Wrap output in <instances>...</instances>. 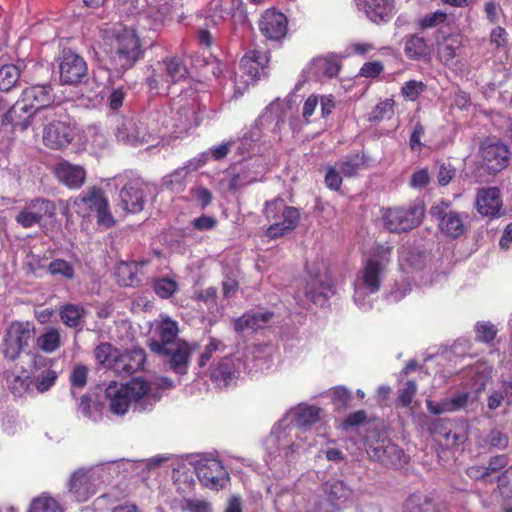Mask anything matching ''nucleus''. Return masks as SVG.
Here are the masks:
<instances>
[{"instance_id": "nucleus-1", "label": "nucleus", "mask_w": 512, "mask_h": 512, "mask_svg": "<svg viewBox=\"0 0 512 512\" xmlns=\"http://www.w3.org/2000/svg\"><path fill=\"white\" fill-rule=\"evenodd\" d=\"M320 412L317 406L300 403L272 427L266 439L265 461L275 476L288 473L299 457L315 445L310 427L320 420Z\"/></svg>"}, {"instance_id": "nucleus-2", "label": "nucleus", "mask_w": 512, "mask_h": 512, "mask_svg": "<svg viewBox=\"0 0 512 512\" xmlns=\"http://www.w3.org/2000/svg\"><path fill=\"white\" fill-rule=\"evenodd\" d=\"M291 107L279 100L271 102L254 125L240 139L233 141L235 153L242 159L264 156L266 146L281 140V130Z\"/></svg>"}, {"instance_id": "nucleus-3", "label": "nucleus", "mask_w": 512, "mask_h": 512, "mask_svg": "<svg viewBox=\"0 0 512 512\" xmlns=\"http://www.w3.org/2000/svg\"><path fill=\"white\" fill-rule=\"evenodd\" d=\"M306 479L297 483V492L292 496L299 512H341L349 507L354 498V489L344 480L331 478L322 484L321 493L306 490Z\"/></svg>"}, {"instance_id": "nucleus-4", "label": "nucleus", "mask_w": 512, "mask_h": 512, "mask_svg": "<svg viewBox=\"0 0 512 512\" xmlns=\"http://www.w3.org/2000/svg\"><path fill=\"white\" fill-rule=\"evenodd\" d=\"M110 411L118 416L124 415L132 402L135 409L146 411L160 399L152 384L142 378H134L127 384L111 382L105 390Z\"/></svg>"}, {"instance_id": "nucleus-5", "label": "nucleus", "mask_w": 512, "mask_h": 512, "mask_svg": "<svg viewBox=\"0 0 512 512\" xmlns=\"http://www.w3.org/2000/svg\"><path fill=\"white\" fill-rule=\"evenodd\" d=\"M167 127L168 123L160 110H154L141 116L120 117L114 134L119 143L135 147L163 137L164 128Z\"/></svg>"}, {"instance_id": "nucleus-6", "label": "nucleus", "mask_w": 512, "mask_h": 512, "mask_svg": "<svg viewBox=\"0 0 512 512\" xmlns=\"http://www.w3.org/2000/svg\"><path fill=\"white\" fill-rule=\"evenodd\" d=\"M391 248L378 246L374 254L364 263L354 281L353 299L363 310L371 307L370 296L377 293L390 264Z\"/></svg>"}, {"instance_id": "nucleus-7", "label": "nucleus", "mask_w": 512, "mask_h": 512, "mask_svg": "<svg viewBox=\"0 0 512 512\" xmlns=\"http://www.w3.org/2000/svg\"><path fill=\"white\" fill-rule=\"evenodd\" d=\"M68 206L79 216L89 217L96 213L97 223L106 228L114 224V218L109 210V203L102 189L92 186L81 192L76 198L68 201Z\"/></svg>"}, {"instance_id": "nucleus-8", "label": "nucleus", "mask_w": 512, "mask_h": 512, "mask_svg": "<svg viewBox=\"0 0 512 512\" xmlns=\"http://www.w3.org/2000/svg\"><path fill=\"white\" fill-rule=\"evenodd\" d=\"M200 111V104L195 97L188 98L185 95H180L173 99L170 106V117L166 116L165 111H160L168 123V127L164 128L163 136L170 127L175 129V132L183 133L198 126Z\"/></svg>"}, {"instance_id": "nucleus-9", "label": "nucleus", "mask_w": 512, "mask_h": 512, "mask_svg": "<svg viewBox=\"0 0 512 512\" xmlns=\"http://www.w3.org/2000/svg\"><path fill=\"white\" fill-rule=\"evenodd\" d=\"M47 124L43 128V143L50 149H62L68 146L74 132L70 118L63 109H48L43 117Z\"/></svg>"}, {"instance_id": "nucleus-10", "label": "nucleus", "mask_w": 512, "mask_h": 512, "mask_svg": "<svg viewBox=\"0 0 512 512\" xmlns=\"http://www.w3.org/2000/svg\"><path fill=\"white\" fill-rule=\"evenodd\" d=\"M269 56L266 52L252 50L246 53L240 61V72L234 80V97L244 94L250 84L266 76Z\"/></svg>"}, {"instance_id": "nucleus-11", "label": "nucleus", "mask_w": 512, "mask_h": 512, "mask_svg": "<svg viewBox=\"0 0 512 512\" xmlns=\"http://www.w3.org/2000/svg\"><path fill=\"white\" fill-rule=\"evenodd\" d=\"M265 216L270 223L267 229L269 238H278L293 230L299 220V211L287 206L283 199H275L266 203Z\"/></svg>"}, {"instance_id": "nucleus-12", "label": "nucleus", "mask_w": 512, "mask_h": 512, "mask_svg": "<svg viewBox=\"0 0 512 512\" xmlns=\"http://www.w3.org/2000/svg\"><path fill=\"white\" fill-rule=\"evenodd\" d=\"M187 74L188 70L182 58L178 56L166 57L156 63L152 74L146 81L151 91L159 93L167 90L170 84L184 80Z\"/></svg>"}, {"instance_id": "nucleus-13", "label": "nucleus", "mask_w": 512, "mask_h": 512, "mask_svg": "<svg viewBox=\"0 0 512 512\" xmlns=\"http://www.w3.org/2000/svg\"><path fill=\"white\" fill-rule=\"evenodd\" d=\"M190 464L201 484L212 490L223 489L229 480V473L221 461L212 455L199 454L193 456Z\"/></svg>"}, {"instance_id": "nucleus-14", "label": "nucleus", "mask_w": 512, "mask_h": 512, "mask_svg": "<svg viewBox=\"0 0 512 512\" xmlns=\"http://www.w3.org/2000/svg\"><path fill=\"white\" fill-rule=\"evenodd\" d=\"M111 57L122 69L131 68L142 56L139 36L133 28H124L112 44Z\"/></svg>"}, {"instance_id": "nucleus-15", "label": "nucleus", "mask_w": 512, "mask_h": 512, "mask_svg": "<svg viewBox=\"0 0 512 512\" xmlns=\"http://www.w3.org/2000/svg\"><path fill=\"white\" fill-rule=\"evenodd\" d=\"M35 327L32 323L14 321L6 329L1 350L5 359L15 361L29 346L34 337Z\"/></svg>"}, {"instance_id": "nucleus-16", "label": "nucleus", "mask_w": 512, "mask_h": 512, "mask_svg": "<svg viewBox=\"0 0 512 512\" xmlns=\"http://www.w3.org/2000/svg\"><path fill=\"white\" fill-rule=\"evenodd\" d=\"M365 449L370 459L380 462L386 467H401L407 462L404 451L387 437L373 433L365 441Z\"/></svg>"}, {"instance_id": "nucleus-17", "label": "nucleus", "mask_w": 512, "mask_h": 512, "mask_svg": "<svg viewBox=\"0 0 512 512\" xmlns=\"http://www.w3.org/2000/svg\"><path fill=\"white\" fill-rule=\"evenodd\" d=\"M423 215L424 206L418 203L408 207L387 208L382 212V220L390 232L402 233L417 227Z\"/></svg>"}, {"instance_id": "nucleus-18", "label": "nucleus", "mask_w": 512, "mask_h": 512, "mask_svg": "<svg viewBox=\"0 0 512 512\" xmlns=\"http://www.w3.org/2000/svg\"><path fill=\"white\" fill-rule=\"evenodd\" d=\"M267 171L268 163L265 156L241 159L230 169L229 187L240 189L253 184L260 181Z\"/></svg>"}, {"instance_id": "nucleus-19", "label": "nucleus", "mask_w": 512, "mask_h": 512, "mask_svg": "<svg viewBox=\"0 0 512 512\" xmlns=\"http://www.w3.org/2000/svg\"><path fill=\"white\" fill-rule=\"evenodd\" d=\"M102 472L103 468L101 466L76 470L72 473L68 482L69 493L78 502L87 501L104 482Z\"/></svg>"}, {"instance_id": "nucleus-20", "label": "nucleus", "mask_w": 512, "mask_h": 512, "mask_svg": "<svg viewBox=\"0 0 512 512\" xmlns=\"http://www.w3.org/2000/svg\"><path fill=\"white\" fill-rule=\"evenodd\" d=\"M154 347L153 353L162 359L169 370L180 376L187 374L192 350L186 341L165 348L158 344H154Z\"/></svg>"}, {"instance_id": "nucleus-21", "label": "nucleus", "mask_w": 512, "mask_h": 512, "mask_svg": "<svg viewBox=\"0 0 512 512\" xmlns=\"http://www.w3.org/2000/svg\"><path fill=\"white\" fill-rule=\"evenodd\" d=\"M430 213L437 219L440 230L447 236L457 238L465 233L468 215L450 210L448 203L442 201L433 205Z\"/></svg>"}, {"instance_id": "nucleus-22", "label": "nucleus", "mask_w": 512, "mask_h": 512, "mask_svg": "<svg viewBox=\"0 0 512 512\" xmlns=\"http://www.w3.org/2000/svg\"><path fill=\"white\" fill-rule=\"evenodd\" d=\"M54 203L45 198H35L26 203L18 212L15 221L21 227L28 229L39 225L44 218H52L55 215Z\"/></svg>"}, {"instance_id": "nucleus-23", "label": "nucleus", "mask_w": 512, "mask_h": 512, "mask_svg": "<svg viewBox=\"0 0 512 512\" xmlns=\"http://www.w3.org/2000/svg\"><path fill=\"white\" fill-rule=\"evenodd\" d=\"M148 184L139 177L127 181L120 190V206L129 213H138L144 209Z\"/></svg>"}, {"instance_id": "nucleus-24", "label": "nucleus", "mask_w": 512, "mask_h": 512, "mask_svg": "<svg viewBox=\"0 0 512 512\" xmlns=\"http://www.w3.org/2000/svg\"><path fill=\"white\" fill-rule=\"evenodd\" d=\"M244 368L245 364L240 358L226 356L213 364L210 378L217 387H228L235 384Z\"/></svg>"}, {"instance_id": "nucleus-25", "label": "nucleus", "mask_w": 512, "mask_h": 512, "mask_svg": "<svg viewBox=\"0 0 512 512\" xmlns=\"http://www.w3.org/2000/svg\"><path fill=\"white\" fill-rule=\"evenodd\" d=\"M85 60L71 50H64L60 57L59 73L63 84L75 85L87 76Z\"/></svg>"}, {"instance_id": "nucleus-26", "label": "nucleus", "mask_w": 512, "mask_h": 512, "mask_svg": "<svg viewBox=\"0 0 512 512\" xmlns=\"http://www.w3.org/2000/svg\"><path fill=\"white\" fill-rule=\"evenodd\" d=\"M55 96L51 85H34L26 88L22 93V101L28 104V107L35 113L41 114L42 117L48 109H62L59 106H51Z\"/></svg>"}, {"instance_id": "nucleus-27", "label": "nucleus", "mask_w": 512, "mask_h": 512, "mask_svg": "<svg viewBox=\"0 0 512 512\" xmlns=\"http://www.w3.org/2000/svg\"><path fill=\"white\" fill-rule=\"evenodd\" d=\"M51 366V359L38 354L33 356L30 371L32 389L35 388L37 392L44 393L54 386L58 376Z\"/></svg>"}, {"instance_id": "nucleus-28", "label": "nucleus", "mask_w": 512, "mask_h": 512, "mask_svg": "<svg viewBox=\"0 0 512 512\" xmlns=\"http://www.w3.org/2000/svg\"><path fill=\"white\" fill-rule=\"evenodd\" d=\"M287 25V17L282 12L268 9L261 16L259 29L266 39L277 42L286 36Z\"/></svg>"}, {"instance_id": "nucleus-29", "label": "nucleus", "mask_w": 512, "mask_h": 512, "mask_svg": "<svg viewBox=\"0 0 512 512\" xmlns=\"http://www.w3.org/2000/svg\"><path fill=\"white\" fill-rule=\"evenodd\" d=\"M335 294L331 276L327 272L311 275V280L305 287V295L314 304L323 306Z\"/></svg>"}, {"instance_id": "nucleus-30", "label": "nucleus", "mask_w": 512, "mask_h": 512, "mask_svg": "<svg viewBox=\"0 0 512 512\" xmlns=\"http://www.w3.org/2000/svg\"><path fill=\"white\" fill-rule=\"evenodd\" d=\"M179 328L176 321L169 317L161 316L160 320L157 321L153 335L149 339L148 346L153 352L154 344H158L162 348L183 342L178 338Z\"/></svg>"}, {"instance_id": "nucleus-31", "label": "nucleus", "mask_w": 512, "mask_h": 512, "mask_svg": "<svg viewBox=\"0 0 512 512\" xmlns=\"http://www.w3.org/2000/svg\"><path fill=\"white\" fill-rule=\"evenodd\" d=\"M481 155L483 164L487 170L496 173L507 166L510 151L508 147L501 142H485L481 147Z\"/></svg>"}, {"instance_id": "nucleus-32", "label": "nucleus", "mask_w": 512, "mask_h": 512, "mask_svg": "<svg viewBox=\"0 0 512 512\" xmlns=\"http://www.w3.org/2000/svg\"><path fill=\"white\" fill-rule=\"evenodd\" d=\"M145 360L146 355L143 349L136 348L123 353L118 351L116 361L113 363V371L122 377L130 376L143 368Z\"/></svg>"}, {"instance_id": "nucleus-33", "label": "nucleus", "mask_w": 512, "mask_h": 512, "mask_svg": "<svg viewBox=\"0 0 512 512\" xmlns=\"http://www.w3.org/2000/svg\"><path fill=\"white\" fill-rule=\"evenodd\" d=\"M53 171L57 180L70 189H79L86 179V171L82 166L66 160L58 162Z\"/></svg>"}, {"instance_id": "nucleus-34", "label": "nucleus", "mask_w": 512, "mask_h": 512, "mask_svg": "<svg viewBox=\"0 0 512 512\" xmlns=\"http://www.w3.org/2000/svg\"><path fill=\"white\" fill-rule=\"evenodd\" d=\"M340 61L335 54L315 57L308 65L306 72L309 79L321 80L337 76Z\"/></svg>"}, {"instance_id": "nucleus-35", "label": "nucleus", "mask_w": 512, "mask_h": 512, "mask_svg": "<svg viewBox=\"0 0 512 512\" xmlns=\"http://www.w3.org/2000/svg\"><path fill=\"white\" fill-rule=\"evenodd\" d=\"M357 6L374 23L386 22L395 13L393 0H357Z\"/></svg>"}, {"instance_id": "nucleus-36", "label": "nucleus", "mask_w": 512, "mask_h": 512, "mask_svg": "<svg viewBox=\"0 0 512 512\" xmlns=\"http://www.w3.org/2000/svg\"><path fill=\"white\" fill-rule=\"evenodd\" d=\"M35 113L22 100L17 101L3 116L2 126L10 125L12 130H25L31 124V117Z\"/></svg>"}, {"instance_id": "nucleus-37", "label": "nucleus", "mask_w": 512, "mask_h": 512, "mask_svg": "<svg viewBox=\"0 0 512 512\" xmlns=\"http://www.w3.org/2000/svg\"><path fill=\"white\" fill-rule=\"evenodd\" d=\"M469 399V392H458L451 397L442 399L440 402L427 400L426 406L428 411L435 415L453 413L464 409L468 405Z\"/></svg>"}, {"instance_id": "nucleus-38", "label": "nucleus", "mask_w": 512, "mask_h": 512, "mask_svg": "<svg viewBox=\"0 0 512 512\" xmlns=\"http://www.w3.org/2000/svg\"><path fill=\"white\" fill-rule=\"evenodd\" d=\"M462 47V37L460 34H449L443 37L442 41L437 43V53L440 61L447 67L456 66V57Z\"/></svg>"}, {"instance_id": "nucleus-39", "label": "nucleus", "mask_w": 512, "mask_h": 512, "mask_svg": "<svg viewBox=\"0 0 512 512\" xmlns=\"http://www.w3.org/2000/svg\"><path fill=\"white\" fill-rule=\"evenodd\" d=\"M501 205L500 190L498 188L488 187L478 191L476 208L483 216H496Z\"/></svg>"}, {"instance_id": "nucleus-40", "label": "nucleus", "mask_w": 512, "mask_h": 512, "mask_svg": "<svg viewBox=\"0 0 512 512\" xmlns=\"http://www.w3.org/2000/svg\"><path fill=\"white\" fill-rule=\"evenodd\" d=\"M158 0L155 5H150L148 9L140 15L139 25L144 29L157 30L169 15L171 6L168 2Z\"/></svg>"}, {"instance_id": "nucleus-41", "label": "nucleus", "mask_w": 512, "mask_h": 512, "mask_svg": "<svg viewBox=\"0 0 512 512\" xmlns=\"http://www.w3.org/2000/svg\"><path fill=\"white\" fill-rule=\"evenodd\" d=\"M272 317L273 313L269 311H249L235 320L234 328L237 332H253L264 328Z\"/></svg>"}, {"instance_id": "nucleus-42", "label": "nucleus", "mask_w": 512, "mask_h": 512, "mask_svg": "<svg viewBox=\"0 0 512 512\" xmlns=\"http://www.w3.org/2000/svg\"><path fill=\"white\" fill-rule=\"evenodd\" d=\"M8 388L15 396L32 391L31 374L25 369H13L5 373Z\"/></svg>"}, {"instance_id": "nucleus-43", "label": "nucleus", "mask_w": 512, "mask_h": 512, "mask_svg": "<svg viewBox=\"0 0 512 512\" xmlns=\"http://www.w3.org/2000/svg\"><path fill=\"white\" fill-rule=\"evenodd\" d=\"M449 421L438 419L431 424L430 432L435 435L442 437L446 442V445H459L466 441L467 433L463 428L451 430L448 429Z\"/></svg>"}, {"instance_id": "nucleus-44", "label": "nucleus", "mask_w": 512, "mask_h": 512, "mask_svg": "<svg viewBox=\"0 0 512 512\" xmlns=\"http://www.w3.org/2000/svg\"><path fill=\"white\" fill-rule=\"evenodd\" d=\"M368 162V157L363 153H354L343 157L336 166L345 177L357 176Z\"/></svg>"}, {"instance_id": "nucleus-45", "label": "nucleus", "mask_w": 512, "mask_h": 512, "mask_svg": "<svg viewBox=\"0 0 512 512\" xmlns=\"http://www.w3.org/2000/svg\"><path fill=\"white\" fill-rule=\"evenodd\" d=\"M59 315L67 327L79 330L83 328L85 309L81 305L65 304L60 308Z\"/></svg>"}, {"instance_id": "nucleus-46", "label": "nucleus", "mask_w": 512, "mask_h": 512, "mask_svg": "<svg viewBox=\"0 0 512 512\" xmlns=\"http://www.w3.org/2000/svg\"><path fill=\"white\" fill-rule=\"evenodd\" d=\"M403 512H435V505L431 496L416 492L406 499Z\"/></svg>"}, {"instance_id": "nucleus-47", "label": "nucleus", "mask_w": 512, "mask_h": 512, "mask_svg": "<svg viewBox=\"0 0 512 512\" xmlns=\"http://www.w3.org/2000/svg\"><path fill=\"white\" fill-rule=\"evenodd\" d=\"M28 512H63V509L55 498L42 493L32 500Z\"/></svg>"}, {"instance_id": "nucleus-48", "label": "nucleus", "mask_w": 512, "mask_h": 512, "mask_svg": "<svg viewBox=\"0 0 512 512\" xmlns=\"http://www.w3.org/2000/svg\"><path fill=\"white\" fill-rule=\"evenodd\" d=\"M38 348L46 353H52L61 346V335L58 329L48 328L37 338Z\"/></svg>"}, {"instance_id": "nucleus-49", "label": "nucleus", "mask_w": 512, "mask_h": 512, "mask_svg": "<svg viewBox=\"0 0 512 512\" xmlns=\"http://www.w3.org/2000/svg\"><path fill=\"white\" fill-rule=\"evenodd\" d=\"M119 282L124 286H137L141 283L138 277L137 263H121L117 267Z\"/></svg>"}, {"instance_id": "nucleus-50", "label": "nucleus", "mask_w": 512, "mask_h": 512, "mask_svg": "<svg viewBox=\"0 0 512 512\" xmlns=\"http://www.w3.org/2000/svg\"><path fill=\"white\" fill-rule=\"evenodd\" d=\"M118 350L110 343H100L94 349V356L97 363L105 368L113 370V363L116 361Z\"/></svg>"}, {"instance_id": "nucleus-51", "label": "nucleus", "mask_w": 512, "mask_h": 512, "mask_svg": "<svg viewBox=\"0 0 512 512\" xmlns=\"http://www.w3.org/2000/svg\"><path fill=\"white\" fill-rule=\"evenodd\" d=\"M47 270L53 277L64 280H72L75 275L73 264L64 259H54L48 265Z\"/></svg>"}, {"instance_id": "nucleus-52", "label": "nucleus", "mask_w": 512, "mask_h": 512, "mask_svg": "<svg viewBox=\"0 0 512 512\" xmlns=\"http://www.w3.org/2000/svg\"><path fill=\"white\" fill-rule=\"evenodd\" d=\"M20 78V70L17 66L9 64L0 68V90L10 91Z\"/></svg>"}, {"instance_id": "nucleus-53", "label": "nucleus", "mask_w": 512, "mask_h": 512, "mask_svg": "<svg viewBox=\"0 0 512 512\" xmlns=\"http://www.w3.org/2000/svg\"><path fill=\"white\" fill-rule=\"evenodd\" d=\"M189 173L190 171L185 165L177 168L171 174L163 178V185L173 192H180L183 190L186 177Z\"/></svg>"}, {"instance_id": "nucleus-54", "label": "nucleus", "mask_w": 512, "mask_h": 512, "mask_svg": "<svg viewBox=\"0 0 512 512\" xmlns=\"http://www.w3.org/2000/svg\"><path fill=\"white\" fill-rule=\"evenodd\" d=\"M428 46L424 38L411 36L405 42V54L408 58L417 60L427 54Z\"/></svg>"}, {"instance_id": "nucleus-55", "label": "nucleus", "mask_w": 512, "mask_h": 512, "mask_svg": "<svg viewBox=\"0 0 512 512\" xmlns=\"http://www.w3.org/2000/svg\"><path fill=\"white\" fill-rule=\"evenodd\" d=\"M153 288L159 297L168 299L177 291L178 284L173 279L162 277L154 281Z\"/></svg>"}, {"instance_id": "nucleus-56", "label": "nucleus", "mask_w": 512, "mask_h": 512, "mask_svg": "<svg viewBox=\"0 0 512 512\" xmlns=\"http://www.w3.org/2000/svg\"><path fill=\"white\" fill-rule=\"evenodd\" d=\"M230 16V8L223 5L222 2L216 1L211 3L207 21H210L214 26L219 25Z\"/></svg>"}, {"instance_id": "nucleus-57", "label": "nucleus", "mask_w": 512, "mask_h": 512, "mask_svg": "<svg viewBox=\"0 0 512 512\" xmlns=\"http://www.w3.org/2000/svg\"><path fill=\"white\" fill-rule=\"evenodd\" d=\"M447 18L448 15L446 12L442 10H437L435 12L423 15L419 19L418 24L422 29H431L445 23L447 21Z\"/></svg>"}, {"instance_id": "nucleus-58", "label": "nucleus", "mask_w": 512, "mask_h": 512, "mask_svg": "<svg viewBox=\"0 0 512 512\" xmlns=\"http://www.w3.org/2000/svg\"><path fill=\"white\" fill-rule=\"evenodd\" d=\"M88 369L85 365H77L71 372V394L75 397L76 390L82 389L87 383Z\"/></svg>"}, {"instance_id": "nucleus-59", "label": "nucleus", "mask_w": 512, "mask_h": 512, "mask_svg": "<svg viewBox=\"0 0 512 512\" xmlns=\"http://www.w3.org/2000/svg\"><path fill=\"white\" fill-rule=\"evenodd\" d=\"M475 330L476 340L486 344H491L497 334L496 327L489 322H478Z\"/></svg>"}, {"instance_id": "nucleus-60", "label": "nucleus", "mask_w": 512, "mask_h": 512, "mask_svg": "<svg viewBox=\"0 0 512 512\" xmlns=\"http://www.w3.org/2000/svg\"><path fill=\"white\" fill-rule=\"evenodd\" d=\"M425 88L426 86L422 81L410 80L404 83L401 92L406 100L415 101Z\"/></svg>"}, {"instance_id": "nucleus-61", "label": "nucleus", "mask_w": 512, "mask_h": 512, "mask_svg": "<svg viewBox=\"0 0 512 512\" xmlns=\"http://www.w3.org/2000/svg\"><path fill=\"white\" fill-rule=\"evenodd\" d=\"M412 290V283L409 279H403L401 282H396L394 288L390 291L387 298L391 302H398L402 300Z\"/></svg>"}, {"instance_id": "nucleus-62", "label": "nucleus", "mask_w": 512, "mask_h": 512, "mask_svg": "<svg viewBox=\"0 0 512 512\" xmlns=\"http://www.w3.org/2000/svg\"><path fill=\"white\" fill-rule=\"evenodd\" d=\"M489 40L498 51L508 47V33L501 26H496L491 30Z\"/></svg>"}, {"instance_id": "nucleus-63", "label": "nucleus", "mask_w": 512, "mask_h": 512, "mask_svg": "<svg viewBox=\"0 0 512 512\" xmlns=\"http://www.w3.org/2000/svg\"><path fill=\"white\" fill-rule=\"evenodd\" d=\"M393 115V101L386 99L376 105L371 112L370 120L381 121L384 118H390Z\"/></svg>"}, {"instance_id": "nucleus-64", "label": "nucleus", "mask_w": 512, "mask_h": 512, "mask_svg": "<svg viewBox=\"0 0 512 512\" xmlns=\"http://www.w3.org/2000/svg\"><path fill=\"white\" fill-rule=\"evenodd\" d=\"M218 224L217 219L214 216L201 215L200 217L194 218L190 225L193 229L205 232L213 230Z\"/></svg>"}]
</instances>
